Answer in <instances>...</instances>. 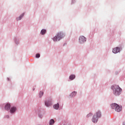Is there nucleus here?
I'll return each mask as SVG.
<instances>
[{
    "mask_svg": "<svg viewBox=\"0 0 125 125\" xmlns=\"http://www.w3.org/2000/svg\"><path fill=\"white\" fill-rule=\"evenodd\" d=\"M111 89L113 91V93L116 96L120 95L122 92V88L117 85H113L111 86Z\"/></svg>",
    "mask_w": 125,
    "mask_h": 125,
    "instance_id": "1",
    "label": "nucleus"
},
{
    "mask_svg": "<svg viewBox=\"0 0 125 125\" xmlns=\"http://www.w3.org/2000/svg\"><path fill=\"white\" fill-rule=\"evenodd\" d=\"M111 109H115L116 112H121L122 111V106H120L117 104H113L111 105Z\"/></svg>",
    "mask_w": 125,
    "mask_h": 125,
    "instance_id": "2",
    "label": "nucleus"
},
{
    "mask_svg": "<svg viewBox=\"0 0 125 125\" xmlns=\"http://www.w3.org/2000/svg\"><path fill=\"white\" fill-rule=\"evenodd\" d=\"M100 117H101V112H100V111H98L96 113V115H94V117L92 119L93 123H97L98 118H100Z\"/></svg>",
    "mask_w": 125,
    "mask_h": 125,
    "instance_id": "3",
    "label": "nucleus"
},
{
    "mask_svg": "<svg viewBox=\"0 0 125 125\" xmlns=\"http://www.w3.org/2000/svg\"><path fill=\"white\" fill-rule=\"evenodd\" d=\"M63 37V33L60 32L57 34V36L53 38L54 42H57V41H60Z\"/></svg>",
    "mask_w": 125,
    "mask_h": 125,
    "instance_id": "4",
    "label": "nucleus"
},
{
    "mask_svg": "<svg viewBox=\"0 0 125 125\" xmlns=\"http://www.w3.org/2000/svg\"><path fill=\"white\" fill-rule=\"evenodd\" d=\"M79 42L80 43H83L85 42H86V38L83 36H80L79 38Z\"/></svg>",
    "mask_w": 125,
    "mask_h": 125,
    "instance_id": "5",
    "label": "nucleus"
},
{
    "mask_svg": "<svg viewBox=\"0 0 125 125\" xmlns=\"http://www.w3.org/2000/svg\"><path fill=\"white\" fill-rule=\"evenodd\" d=\"M120 50H121V49L119 47H116L113 49L112 52L113 53H118V52H120Z\"/></svg>",
    "mask_w": 125,
    "mask_h": 125,
    "instance_id": "6",
    "label": "nucleus"
},
{
    "mask_svg": "<svg viewBox=\"0 0 125 125\" xmlns=\"http://www.w3.org/2000/svg\"><path fill=\"white\" fill-rule=\"evenodd\" d=\"M45 105L47 107H49V106H51V105H52V103H51V101H46L45 102Z\"/></svg>",
    "mask_w": 125,
    "mask_h": 125,
    "instance_id": "7",
    "label": "nucleus"
},
{
    "mask_svg": "<svg viewBox=\"0 0 125 125\" xmlns=\"http://www.w3.org/2000/svg\"><path fill=\"white\" fill-rule=\"evenodd\" d=\"M10 109V104H6L5 105V110H6V111H8Z\"/></svg>",
    "mask_w": 125,
    "mask_h": 125,
    "instance_id": "8",
    "label": "nucleus"
},
{
    "mask_svg": "<svg viewBox=\"0 0 125 125\" xmlns=\"http://www.w3.org/2000/svg\"><path fill=\"white\" fill-rule=\"evenodd\" d=\"M15 111H16V107H11L10 110V113H14V112H15Z\"/></svg>",
    "mask_w": 125,
    "mask_h": 125,
    "instance_id": "9",
    "label": "nucleus"
},
{
    "mask_svg": "<svg viewBox=\"0 0 125 125\" xmlns=\"http://www.w3.org/2000/svg\"><path fill=\"white\" fill-rule=\"evenodd\" d=\"M54 108L56 110H58L59 108V104H57L53 106Z\"/></svg>",
    "mask_w": 125,
    "mask_h": 125,
    "instance_id": "10",
    "label": "nucleus"
},
{
    "mask_svg": "<svg viewBox=\"0 0 125 125\" xmlns=\"http://www.w3.org/2000/svg\"><path fill=\"white\" fill-rule=\"evenodd\" d=\"M23 16H24V13L22 14L19 18H17V21H19V20H21Z\"/></svg>",
    "mask_w": 125,
    "mask_h": 125,
    "instance_id": "11",
    "label": "nucleus"
},
{
    "mask_svg": "<svg viewBox=\"0 0 125 125\" xmlns=\"http://www.w3.org/2000/svg\"><path fill=\"white\" fill-rule=\"evenodd\" d=\"M76 78V76L75 75H71L69 77L70 80H74Z\"/></svg>",
    "mask_w": 125,
    "mask_h": 125,
    "instance_id": "12",
    "label": "nucleus"
},
{
    "mask_svg": "<svg viewBox=\"0 0 125 125\" xmlns=\"http://www.w3.org/2000/svg\"><path fill=\"white\" fill-rule=\"evenodd\" d=\"M76 94H77V92L74 91L70 94V96H71L72 97H74V96H76Z\"/></svg>",
    "mask_w": 125,
    "mask_h": 125,
    "instance_id": "13",
    "label": "nucleus"
},
{
    "mask_svg": "<svg viewBox=\"0 0 125 125\" xmlns=\"http://www.w3.org/2000/svg\"><path fill=\"white\" fill-rule=\"evenodd\" d=\"M54 123H55L54 120L51 119V120H50L49 125H53V124H54Z\"/></svg>",
    "mask_w": 125,
    "mask_h": 125,
    "instance_id": "14",
    "label": "nucleus"
},
{
    "mask_svg": "<svg viewBox=\"0 0 125 125\" xmlns=\"http://www.w3.org/2000/svg\"><path fill=\"white\" fill-rule=\"evenodd\" d=\"M46 32V30H45V29H42L41 33L42 35H44Z\"/></svg>",
    "mask_w": 125,
    "mask_h": 125,
    "instance_id": "15",
    "label": "nucleus"
},
{
    "mask_svg": "<svg viewBox=\"0 0 125 125\" xmlns=\"http://www.w3.org/2000/svg\"><path fill=\"white\" fill-rule=\"evenodd\" d=\"M40 97H42L43 95V92H40L39 93Z\"/></svg>",
    "mask_w": 125,
    "mask_h": 125,
    "instance_id": "16",
    "label": "nucleus"
},
{
    "mask_svg": "<svg viewBox=\"0 0 125 125\" xmlns=\"http://www.w3.org/2000/svg\"><path fill=\"white\" fill-rule=\"evenodd\" d=\"M40 57H41V55H40V54H37L36 55V58H40Z\"/></svg>",
    "mask_w": 125,
    "mask_h": 125,
    "instance_id": "17",
    "label": "nucleus"
},
{
    "mask_svg": "<svg viewBox=\"0 0 125 125\" xmlns=\"http://www.w3.org/2000/svg\"><path fill=\"white\" fill-rule=\"evenodd\" d=\"M92 114L89 113L87 115V117L88 118L89 117H90V116H92Z\"/></svg>",
    "mask_w": 125,
    "mask_h": 125,
    "instance_id": "18",
    "label": "nucleus"
},
{
    "mask_svg": "<svg viewBox=\"0 0 125 125\" xmlns=\"http://www.w3.org/2000/svg\"><path fill=\"white\" fill-rule=\"evenodd\" d=\"M39 117L40 118H42V114H39Z\"/></svg>",
    "mask_w": 125,
    "mask_h": 125,
    "instance_id": "19",
    "label": "nucleus"
},
{
    "mask_svg": "<svg viewBox=\"0 0 125 125\" xmlns=\"http://www.w3.org/2000/svg\"><path fill=\"white\" fill-rule=\"evenodd\" d=\"M6 118H7V119H8V118H9V116L7 115V116H6Z\"/></svg>",
    "mask_w": 125,
    "mask_h": 125,
    "instance_id": "20",
    "label": "nucleus"
},
{
    "mask_svg": "<svg viewBox=\"0 0 125 125\" xmlns=\"http://www.w3.org/2000/svg\"><path fill=\"white\" fill-rule=\"evenodd\" d=\"M123 125H125V123H124V124H123Z\"/></svg>",
    "mask_w": 125,
    "mask_h": 125,
    "instance_id": "21",
    "label": "nucleus"
}]
</instances>
